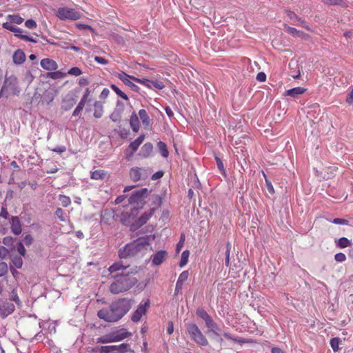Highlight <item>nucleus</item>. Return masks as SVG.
Returning <instances> with one entry per match:
<instances>
[{
  "instance_id": "nucleus-1",
  "label": "nucleus",
  "mask_w": 353,
  "mask_h": 353,
  "mask_svg": "<svg viewBox=\"0 0 353 353\" xmlns=\"http://www.w3.org/2000/svg\"><path fill=\"white\" fill-rule=\"evenodd\" d=\"M150 236H145L127 243L119 249V256L121 259L142 258L152 249L150 243Z\"/></svg>"
},
{
  "instance_id": "nucleus-2",
  "label": "nucleus",
  "mask_w": 353,
  "mask_h": 353,
  "mask_svg": "<svg viewBox=\"0 0 353 353\" xmlns=\"http://www.w3.org/2000/svg\"><path fill=\"white\" fill-rule=\"evenodd\" d=\"M129 301L121 299L113 302L109 308H103L98 312V316L107 322H115L121 319L130 310Z\"/></svg>"
},
{
  "instance_id": "nucleus-3",
  "label": "nucleus",
  "mask_w": 353,
  "mask_h": 353,
  "mask_svg": "<svg viewBox=\"0 0 353 353\" xmlns=\"http://www.w3.org/2000/svg\"><path fill=\"white\" fill-rule=\"evenodd\" d=\"M7 21L2 24V27L14 33L15 37L26 41L37 43V39L28 34H23V30L13 24L20 25L23 23V19L19 14H8L6 17Z\"/></svg>"
},
{
  "instance_id": "nucleus-4",
  "label": "nucleus",
  "mask_w": 353,
  "mask_h": 353,
  "mask_svg": "<svg viewBox=\"0 0 353 353\" xmlns=\"http://www.w3.org/2000/svg\"><path fill=\"white\" fill-rule=\"evenodd\" d=\"M114 279L116 281L110 286V290L112 294H119L127 291L137 282L135 279L130 278L128 276Z\"/></svg>"
},
{
  "instance_id": "nucleus-5",
  "label": "nucleus",
  "mask_w": 353,
  "mask_h": 353,
  "mask_svg": "<svg viewBox=\"0 0 353 353\" xmlns=\"http://www.w3.org/2000/svg\"><path fill=\"white\" fill-rule=\"evenodd\" d=\"M20 90L17 86V79L14 77L6 78L0 91V98L8 97L10 95H18Z\"/></svg>"
},
{
  "instance_id": "nucleus-6",
  "label": "nucleus",
  "mask_w": 353,
  "mask_h": 353,
  "mask_svg": "<svg viewBox=\"0 0 353 353\" xmlns=\"http://www.w3.org/2000/svg\"><path fill=\"white\" fill-rule=\"evenodd\" d=\"M148 194L149 190L147 188H141L133 192L128 199L130 205L141 208L145 203V198Z\"/></svg>"
},
{
  "instance_id": "nucleus-7",
  "label": "nucleus",
  "mask_w": 353,
  "mask_h": 353,
  "mask_svg": "<svg viewBox=\"0 0 353 353\" xmlns=\"http://www.w3.org/2000/svg\"><path fill=\"white\" fill-rule=\"evenodd\" d=\"M187 330L190 338L195 343L202 346H205L208 344L206 337L203 334L196 325L194 323L189 324Z\"/></svg>"
},
{
  "instance_id": "nucleus-8",
  "label": "nucleus",
  "mask_w": 353,
  "mask_h": 353,
  "mask_svg": "<svg viewBox=\"0 0 353 353\" xmlns=\"http://www.w3.org/2000/svg\"><path fill=\"white\" fill-rule=\"evenodd\" d=\"M129 336L130 333L125 329H120L103 336L100 340L102 343H112L122 341Z\"/></svg>"
},
{
  "instance_id": "nucleus-9",
  "label": "nucleus",
  "mask_w": 353,
  "mask_h": 353,
  "mask_svg": "<svg viewBox=\"0 0 353 353\" xmlns=\"http://www.w3.org/2000/svg\"><path fill=\"white\" fill-rule=\"evenodd\" d=\"M128 266L123 265L121 262H117L109 267L108 271L112 274V278H118L134 273L132 271L128 270Z\"/></svg>"
},
{
  "instance_id": "nucleus-10",
  "label": "nucleus",
  "mask_w": 353,
  "mask_h": 353,
  "mask_svg": "<svg viewBox=\"0 0 353 353\" xmlns=\"http://www.w3.org/2000/svg\"><path fill=\"white\" fill-rule=\"evenodd\" d=\"M130 212H124L121 214V221L125 225H135L136 217L139 213V209L137 206H130Z\"/></svg>"
},
{
  "instance_id": "nucleus-11",
  "label": "nucleus",
  "mask_w": 353,
  "mask_h": 353,
  "mask_svg": "<svg viewBox=\"0 0 353 353\" xmlns=\"http://www.w3.org/2000/svg\"><path fill=\"white\" fill-rule=\"evenodd\" d=\"M150 174V170L145 168L135 167L131 168L130 170V179L135 182L140 180L146 179Z\"/></svg>"
},
{
  "instance_id": "nucleus-12",
  "label": "nucleus",
  "mask_w": 353,
  "mask_h": 353,
  "mask_svg": "<svg viewBox=\"0 0 353 353\" xmlns=\"http://www.w3.org/2000/svg\"><path fill=\"white\" fill-rule=\"evenodd\" d=\"M57 16L60 19L77 20L81 17V14L72 8H60L58 9Z\"/></svg>"
},
{
  "instance_id": "nucleus-13",
  "label": "nucleus",
  "mask_w": 353,
  "mask_h": 353,
  "mask_svg": "<svg viewBox=\"0 0 353 353\" xmlns=\"http://www.w3.org/2000/svg\"><path fill=\"white\" fill-rule=\"evenodd\" d=\"M150 301L149 299H146L143 302H141L138 306L136 311L132 315V321L133 322H139L142 316L145 314L148 308L150 307Z\"/></svg>"
},
{
  "instance_id": "nucleus-14",
  "label": "nucleus",
  "mask_w": 353,
  "mask_h": 353,
  "mask_svg": "<svg viewBox=\"0 0 353 353\" xmlns=\"http://www.w3.org/2000/svg\"><path fill=\"white\" fill-rule=\"evenodd\" d=\"M90 93V89L87 88L85 90V93L81 97L80 101L79 102L77 106L74 109V110L72 112L73 117H77L79 115L80 112L83 110L86 101H88V97Z\"/></svg>"
},
{
  "instance_id": "nucleus-15",
  "label": "nucleus",
  "mask_w": 353,
  "mask_h": 353,
  "mask_svg": "<svg viewBox=\"0 0 353 353\" xmlns=\"http://www.w3.org/2000/svg\"><path fill=\"white\" fill-rule=\"evenodd\" d=\"M14 310V305L10 302H3L0 305V316L3 318L8 316Z\"/></svg>"
},
{
  "instance_id": "nucleus-16",
  "label": "nucleus",
  "mask_w": 353,
  "mask_h": 353,
  "mask_svg": "<svg viewBox=\"0 0 353 353\" xmlns=\"http://www.w3.org/2000/svg\"><path fill=\"white\" fill-rule=\"evenodd\" d=\"M40 64L43 69L48 71H54L58 68L57 62L49 58L41 59Z\"/></svg>"
},
{
  "instance_id": "nucleus-17",
  "label": "nucleus",
  "mask_w": 353,
  "mask_h": 353,
  "mask_svg": "<svg viewBox=\"0 0 353 353\" xmlns=\"http://www.w3.org/2000/svg\"><path fill=\"white\" fill-rule=\"evenodd\" d=\"M10 228L12 232L15 235H19L21 233L22 227L19 219L17 216H12L10 221Z\"/></svg>"
},
{
  "instance_id": "nucleus-18",
  "label": "nucleus",
  "mask_w": 353,
  "mask_h": 353,
  "mask_svg": "<svg viewBox=\"0 0 353 353\" xmlns=\"http://www.w3.org/2000/svg\"><path fill=\"white\" fill-rule=\"evenodd\" d=\"M154 212V208H150L148 211L145 212L141 216L136 220L135 227H141L144 225L149 219L152 216Z\"/></svg>"
},
{
  "instance_id": "nucleus-19",
  "label": "nucleus",
  "mask_w": 353,
  "mask_h": 353,
  "mask_svg": "<svg viewBox=\"0 0 353 353\" xmlns=\"http://www.w3.org/2000/svg\"><path fill=\"white\" fill-rule=\"evenodd\" d=\"M168 256V252L165 250H160L153 255L152 263L153 265L158 266L161 265Z\"/></svg>"
},
{
  "instance_id": "nucleus-20",
  "label": "nucleus",
  "mask_w": 353,
  "mask_h": 353,
  "mask_svg": "<svg viewBox=\"0 0 353 353\" xmlns=\"http://www.w3.org/2000/svg\"><path fill=\"white\" fill-rule=\"evenodd\" d=\"M116 77H117L122 82H123L126 85L132 88V89L135 90L137 86L134 84L130 80H133L132 76H130L125 73L124 72H121L119 73H117L116 74Z\"/></svg>"
},
{
  "instance_id": "nucleus-21",
  "label": "nucleus",
  "mask_w": 353,
  "mask_h": 353,
  "mask_svg": "<svg viewBox=\"0 0 353 353\" xmlns=\"http://www.w3.org/2000/svg\"><path fill=\"white\" fill-rule=\"evenodd\" d=\"M114 217V212L112 210H104L101 212V222L110 225L112 222Z\"/></svg>"
},
{
  "instance_id": "nucleus-22",
  "label": "nucleus",
  "mask_w": 353,
  "mask_h": 353,
  "mask_svg": "<svg viewBox=\"0 0 353 353\" xmlns=\"http://www.w3.org/2000/svg\"><path fill=\"white\" fill-rule=\"evenodd\" d=\"M145 139V135L141 134L137 139H136L134 141H132L129 148L132 150V152L130 154H127V158L129 159L134 153L138 150L139 147L143 142Z\"/></svg>"
},
{
  "instance_id": "nucleus-23",
  "label": "nucleus",
  "mask_w": 353,
  "mask_h": 353,
  "mask_svg": "<svg viewBox=\"0 0 353 353\" xmlns=\"http://www.w3.org/2000/svg\"><path fill=\"white\" fill-rule=\"evenodd\" d=\"M306 91V89L303 87H296L285 91L283 94V96H290L292 98H296L299 95L303 94Z\"/></svg>"
},
{
  "instance_id": "nucleus-24",
  "label": "nucleus",
  "mask_w": 353,
  "mask_h": 353,
  "mask_svg": "<svg viewBox=\"0 0 353 353\" xmlns=\"http://www.w3.org/2000/svg\"><path fill=\"white\" fill-rule=\"evenodd\" d=\"M206 326L209 329L208 332L212 333L216 336H220L219 331L220 328L219 325L213 321L212 318L208 319V321L205 323Z\"/></svg>"
},
{
  "instance_id": "nucleus-25",
  "label": "nucleus",
  "mask_w": 353,
  "mask_h": 353,
  "mask_svg": "<svg viewBox=\"0 0 353 353\" xmlns=\"http://www.w3.org/2000/svg\"><path fill=\"white\" fill-rule=\"evenodd\" d=\"M12 60L15 64L20 65L23 63L26 60V55L23 51L20 49L16 50L13 54Z\"/></svg>"
},
{
  "instance_id": "nucleus-26",
  "label": "nucleus",
  "mask_w": 353,
  "mask_h": 353,
  "mask_svg": "<svg viewBox=\"0 0 353 353\" xmlns=\"http://www.w3.org/2000/svg\"><path fill=\"white\" fill-rule=\"evenodd\" d=\"M76 100L73 97L66 96L62 101L61 108L65 110H69L74 106Z\"/></svg>"
},
{
  "instance_id": "nucleus-27",
  "label": "nucleus",
  "mask_w": 353,
  "mask_h": 353,
  "mask_svg": "<svg viewBox=\"0 0 353 353\" xmlns=\"http://www.w3.org/2000/svg\"><path fill=\"white\" fill-rule=\"evenodd\" d=\"M152 150V144L151 143H146L142 146L139 152V155L141 156L142 157L147 158L151 154Z\"/></svg>"
},
{
  "instance_id": "nucleus-28",
  "label": "nucleus",
  "mask_w": 353,
  "mask_h": 353,
  "mask_svg": "<svg viewBox=\"0 0 353 353\" xmlns=\"http://www.w3.org/2000/svg\"><path fill=\"white\" fill-rule=\"evenodd\" d=\"M103 114V105L100 101H95L94 103V117L95 118H101Z\"/></svg>"
},
{
  "instance_id": "nucleus-29",
  "label": "nucleus",
  "mask_w": 353,
  "mask_h": 353,
  "mask_svg": "<svg viewBox=\"0 0 353 353\" xmlns=\"http://www.w3.org/2000/svg\"><path fill=\"white\" fill-rule=\"evenodd\" d=\"M130 124L132 130L137 132L139 130V121L138 116L135 113H132L130 119Z\"/></svg>"
},
{
  "instance_id": "nucleus-30",
  "label": "nucleus",
  "mask_w": 353,
  "mask_h": 353,
  "mask_svg": "<svg viewBox=\"0 0 353 353\" xmlns=\"http://www.w3.org/2000/svg\"><path fill=\"white\" fill-rule=\"evenodd\" d=\"M139 117L141 120L143 124L145 126H149L150 124V119L144 109H141L139 111Z\"/></svg>"
},
{
  "instance_id": "nucleus-31",
  "label": "nucleus",
  "mask_w": 353,
  "mask_h": 353,
  "mask_svg": "<svg viewBox=\"0 0 353 353\" xmlns=\"http://www.w3.org/2000/svg\"><path fill=\"white\" fill-rule=\"evenodd\" d=\"M157 147L160 154L163 157L167 158L169 156V152L168 150L167 145L164 142H158Z\"/></svg>"
},
{
  "instance_id": "nucleus-32",
  "label": "nucleus",
  "mask_w": 353,
  "mask_h": 353,
  "mask_svg": "<svg viewBox=\"0 0 353 353\" xmlns=\"http://www.w3.org/2000/svg\"><path fill=\"white\" fill-rule=\"evenodd\" d=\"M91 179L94 180H102L106 176V172L101 170H95L91 172Z\"/></svg>"
},
{
  "instance_id": "nucleus-33",
  "label": "nucleus",
  "mask_w": 353,
  "mask_h": 353,
  "mask_svg": "<svg viewBox=\"0 0 353 353\" xmlns=\"http://www.w3.org/2000/svg\"><path fill=\"white\" fill-rule=\"evenodd\" d=\"M190 252L188 250H184L181 256V260L179 262V266L181 268L184 267L188 262V258H189Z\"/></svg>"
},
{
  "instance_id": "nucleus-34",
  "label": "nucleus",
  "mask_w": 353,
  "mask_h": 353,
  "mask_svg": "<svg viewBox=\"0 0 353 353\" xmlns=\"http://www.w3.org/2000/svg\"><path fill=\"white\" fill-rule=\"evenodd\" d=\"M66 74V73L62 72L61 71H55L48 73L47 77L52 79H59L64 78Z\"/></svg>"
},
{
  "instance_id": "nucleus-35",
  "label": "nucleus",
  "mask_w": 353,
  "mask_h": 353,
  "mask_svg": "<svg viewBox=\"0 0 353 353\" xmlns=\"http://www.w3.org/2000/svg\"><path fill=\"white\" fill-rule=\"evenodd\" d=\"M287 32L293 36L297 37H301L303 38L305 37V34L299 30H297L296 28L292 27H288L287 28Z\"/></svg>"
},
{
  "instance_id": "nucleus-36",
  "label": "nucleus",
  "mask_w": 353,
  "mask_h": 353,
  "mask_svg": "<svg viewBox=\"0 0 353 353\" xmlns=\"http://www.w3.org/2000/svg\"><path fill=\"white\" fill-rule=\"evenodd\" d=\"M337 245L339 248H347V247L351 245V243H350V240H348L347 238L341 237L338 240Z\"/></svg>"
},
{
  "instance_id": "nucleus-37",
  "label": "nucleus",
  "mask_w": 353,
  "mask_h": 353,
  "mask_svg": "<svg viewBox=\"0 0 353 353\" xmlns=\"http://www.w3.org/2000/svg\"><path fill=\"white\" fill-rule=\"evenodd\" d=\"M223 336L229 339V340H231L234 342H236V343H245V340L242 339V338H236V337H234L232 336L230 333L228 332H224L223 333Z\"/></svg>"
},
{
  "instance_id": "nucleus-38",
  "label": "nucleus",
  "mask_w": 353,
  "mask_h": 353,
  "mask_svg": "<svg viewBox=\"0 0 353 353\" xmlns=\"http://www.w3.org/2000/svg\"><path fill=\"white\" fill-rule=\"evenodd\" d=\"M59 200L63 207H67L71 203L70 198L65 195H59Z\"/></svg>"
},
{
  "instance_id": "nucleus-39",
  "label": "nucleus",
  "mask_w": 353,
  "mask_h": 353,
  "mask_svg": "<svg viewBox=\"0 0 353 353\" xmlns=\"http://www.w3.org/2000/svg\"><path fill=\"white\" fill-rule=\"evenodd\" d=\"M226 250H225V264L227 267L229 266L230 265V250H231V248H232V245L230 242H228L226 243Z\"/></svg>"
},
{
  "instance_id": "nucleus-40",
  "label": "nucleus",
  "mask_w": 353,
  "mask_h": 353,
  "mask_svg": "<svg viewBox=\"0 0 353 353\" xmlns=\"http://www.w3.org/2000/svg\"><path fill=\"white\" fill-rule=\"evenodd\" d=\"M196 314L200 318L205 321V323H206L208 319L211 318L210 315L203 309L197 310Z\"/></svg>"
},
{
  "instance_id": "nucleus-41",
  "label": "nucleus",
  "mask_w": 353,
  "mask_h": 353,
  "mask_svg": "<svg viewBox=\"0 0 353 353\" xmlns=\"http://www.w3.org/2000/svg\"><path fill=\"white\" fill-rule=\"evenodd\" d=\"M327 5H337L341 6H346L343 0H321Z\"/></svg>"
},
{
  "instance_id": "nucleus-42",
  "label": "nucleus",
  "mask_w": 353,
  "mask_h": 353,
  "mask_svg": "<svg viewBox=\"0 0 353 353\" xmlns=\"http://www.w3.org/2000/svg\"><path fill=\"white\" fill-rule=\"evenodd\" d=\"M133 81L139 83L149 88H150V85L152 84V81L146 79H138L137 77H133Z\"/></svg>"
},
{
  "instance_id": "nucleus-43",
  "label": "nucleus",
  "mask_w": 353,
  "mask_h": 353,
  "mask_svg": "<svg viewBox=\"0 0 353 353\" xmlns=\"http://www.w3.org/2000/svg\"><path fill=\"white\" fill-rule=\"evenodd\" d=\"M188 276H189L188 271H187V270L183 271L180 274V275L177 279V282H179V283L183 284L188 280Z\"/></svg>"
},
{
  "instance_id": "nucleus-44",
  "label": "nucleus",
  "mask_w": 353,
  "mask_h": 353,
  "mask_svg": "<svg viewBox=\"0 0 353 353\" xmlns=\"http://www.w3.org/2000/svg\"><path fill=\"white\" fill-rule=\"evenodd\" d=\"M330 346L334 352H336L339 349V339L333 338L330 340Z\"/></svg>"
},
{
  "instance_id": "nucleus-45",
  "label": "nucleus",
  "mask_w": 353,
  "mask_h": 353,
  "mask_svg": "<svg viewBox=\"0 0 353 353\" xmlns=\"http://www.w3.org/2000/svg\"><path fill=\"white\" fill-rule=\"evenodd\" d=\"M25 26L28 29L34 30L37 28V24L34 20L28 19L25 22Z\"/></svg>"
},
{
  "instance_id": "nucleus-46",
  "label": "nucleus",
  "mask_w": 353,
  "mask_h": 353,
  "mask_svg": "<svg viewBox=\"0 0 353 353\" xmlns=\"http://www.w3.org/2000/svg\"><path fill=\"white\" fill-rule=\"evenodd\" d=\"M82 73L81 69L78 67H73L70 70H68V73L70 75L78 77L81 75Z\"/></svg>"
},
{
  "instance_id": "nucleus-47",
  "label": "nucleus",
  "mask_w": 353,
  "mask_h": 353,
  "mask_svg": "<svg viewBox=\"0 0 353 353\" xmlns=\"http://www.w3.org/2000/svg\"><path fill=\"white\" fill-rule=\"evenodd\" d=\"M56 216L61 221H66V216L64 214V212L61 208H57L55 211Z\"/></svg>"
},
{
  "instance_id": "nucleus-48",
  "label": "nucleus",
  "mask_w": 353,
  "mask_h": 353,
  "mask_svg": "<svg viewBox=\"0 0 353 353\" xmlns=\"http://www.w3.org/2000/svg\"><path fill=\"white\" fill-rule=\"evenodd\" d=\"M165 87L164 84L161 81H152L150 88H155L158 90H162Z\"/></svg>"
},
{
  "instance_id": "nucleus-49",
  "label": "nucleus",
  "mask_w": 353,
  "mask_h": 353,
  "mask_svg": "<svg viewBox=\"0 0 353 353\" xmlns=\"http://www.w3.org/2000/svg\"><path fill=\"white\" fill-rule=\"evenodd\" d=\"M185 239V234H182L181 235L180 241H179V243L176 245V252L177 253L181 251V248L183 247Z\"/></svg>"
},
{
  "instance_id": "nucleus-50",
  "label": "nucleus",
  "mask_w": 353,
  "mask_h": 353,
  "mask_svg": "<svg viewBox=\"0 0 353 353\" xmlns=\"http://www.w3.org/2000/svg\"><path fill=\"white\" fill-rule=\"evenodd\" d=\"M116 346L114 345H108V346H102L100 348V352L101 353H109L112 350H115Z\"/></svg>"
},
{
  "instance_id": "nucleus-51",
  "label": "nucleus",
  "mask_w": 353,
  "mask_h": 353,
  "mask_svg": "<svg viewBox=\"0 0 353 353\" xmlns=\"http://www.w3.org/2000/svg\"><path fill=\"white\" fill-rule=\"evenodd\" d=\"M334 259L337 262L342 263L345 261L346 256L343 253L339 252L335 254Z\"/></svg>"
},
{
  "instance_id": "nucleus-52",
  "label": "nucleus",
  "mask_w": 353,
  "mask_h": 353,
  "mask_svg": "<svg viewBox=\"0 0 353 353\" xmlns=\"http://www.w3.org/2000/svg\"><path fill=\"white\" fill-rule=\"evenodd\" d=\"M8 272L7 264L4 262L0 263V277L3 276Z\"/></svg>"
},
{
  "instance_id": "nucleus-53",
  "label": "nucleus",
  "mask_w": 353,
  "mask_h": 353,
  "mask_svg": "<svg viewBox=\"0 0 353 353\" xmlns=\"http://www.w3.org/2000/svg\"><path fill=\"white\" fill-rule=\"evenodd\" d=\"M17 249L18 252L21 256H24L25 255L26 249H25V248H24V246L23 245V243H21V242L18 243L17 246Z\"/></svg>"
},
{
  "instance_id": "nucleus-54",
  "label": "nucleus",
  "mask_w": 353,
  "mask_h": 353,
  "mask_svg": "<svg viewBox=\"0 0 353 353\" xmlns=\"http://www.w3.org/2000/svg\"><path fill=\"white\" fill-rule=\"evenodd\" d=\"M23 243L26 245H30L32 244V241H33V238L32 237L31 235L30 234H26L23 239Z\"/></svg>"
},
{
  "instance_id": "nucleus-55",
  "label": "nucleus",
  "mask_w": 353,
  "mask_h": 353,
  "mask_svg": "<svg viewBox=\"0 0 353 353\" xmlns=\"http://www.w3.org/2000/svg\"><path fill=\"white\" fill-rule=\"evenodd\" d=\"M153 203L156 204L157 206H160L162 203V199L159 195H153L152 196Z\"/></svg>"
},
{
  "instance_id": "nucleus-56",
  "label": "nucleus",
  "mask_w": 353,
  "mask_h": 353,
  "mask_svg": "<svg viewBox=\"0 0 353 353\" xmlns=\"http://www.w3.org/2000/svg\"><path fill=\"white\" fill-rule=\"evenodd\" d=\"M332 223L337 225H347L348 221L343 219L336 218L332 221Z\"/></svg>"
},
{
  "instance_id": "nucleus-57",
  "label": "nucleus",
  "mask_w": 353,
  "mask_h": 353,
  "mask_svg": "<svg viewBox=\"0 0 353 353\" xmlns=\"http://www.w3.org/2000/svg\"><path fill=\"white\" fill-rule=\"evenodd\" d=\"M12 262L15 267L17 268H20L22 266V259L20 257L13 259Z\"/></svg>"
},
{
  "instance_id": "nucleus-58",
  "label": "nucleus",
  "mask_w": 353,
  "mask_h": 353,
  "mask_svg": "<svg viewBox=\"0 0 353 353\" xmlns=\"http://www.w3.org/2000/svg\"><path fill=\"white\" fill-rule=\"evenodd\" d=\"M183 283H181L176 281V288H175V290H174V295H176L179 293H181L182 288H183Z\"/></svg>"
},
{
  "instance_id": "nucleus-59",
  "label": "nucleus",
  "mask_w": 353,
  "mask_h": 353,
  "mask_svg": "<svg viewBox=\"0 0 353 353\" xmlns=\"http://www.w3.org/2000/svg\"><path fill=\"white\" fill-rule=\"evenodd\" d=\"M109 94L110 90L108 88H103L99 97L101 99H104L108 97Z\"/></svg>"
},
{
  "instance_id": "nucleus-60",
  "label": "nucleus",
  "mask_w": 353,
  "mask_h": 353,
  "mask_svg": "<svg viewBox=\"0 0 353 353\" xmlns=\"http://www.w3.org/2000/svg\"><path fill=\"white\" fill-rule=\"evenodd\" d=\"M256 79L260 82H264L266 80V75L264 72H259L256 76Z\"/></svg>"
},
{
  "instance_id": "nucleus-61",
  "label": "nucleus",
  "mask_w": 353,
  "mask_h": 353,
  "mask_svg": "<svg viewBox=\"0 0 353 353\" xmlns=\"http://www.w3.org/2000/svg\"><path fill=\"white\" fill-rule=\"evenodd\" d=\"M8 216V212L7 211V208L4 206H2L1 208L0 216L3 217L4 219H7Z\"/></svg>"
},
{
  "instance_id": "nucleus-62",
  "label": "nucleus",
  "mask_w": 353,
  "mask_h": 353,
  "mask_svg": "<svg viewBox=\"0 0 353 353\" xmlns=\"http://www.w3.org/2000/svg\"><path fill=\"white\" fill-rule=\"evenodd\" d=\"M163 175V172L162 171H158L152 174V179L157 180L161 178Z\"/></svg>"
},
{
  "instance_id": "nucleus-63",
  "label": "nucleus",
  "mask_w": 353,
  "mask_h": 353,
  "mask_svg": "<svg viewBox=\"0 0 353 353\" xmlns=\"http://www.w3.org/2000/svg\"><path fill=\"white\" fill-rule=\"evenodd\" d=\"M66 150V148L63 145L58 146L52 150V151L61 154Z\"/></svg>"
},
{
  "instance_id": "nucleus-64",
  "label": "nucleus",
  "mask_w": 353,
  "mask_h": 353,
  "mask_svg": "<svg viewBox=\"0 0 353 353\" xmlns=\"http://www.w3.org/2000/svg\"><path fill=\"white\" fill-rule=\"evenodd\" d=\"M94 60L97 63H99L100 64H103V65H105L108 63L107 60H105L104 58H103L101 57H95Z\"/></svg>"
}]
</instances>
